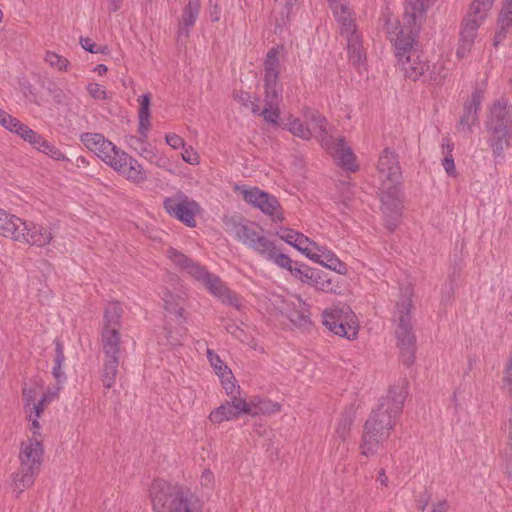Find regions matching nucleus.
Wrapping results in <instances>:
<instances>
[{"mask_svg": "<svg viewBox=\"0 0 512 512\" xmlns=\"http://www.w3.org/2000/svg\"><path fill=\"white\" fill-rule=\"evenodd\" d=\"M406 396L407 382L400 380L390 387L387 396L379 400L363 426L360 442L362 456H373L383 447L402 413Z\"/></svg>", "mask_w": 512, "mask_h": 512, "instance_id": "nucleus-1", "label": "nucleus"}, {"mask_svg": "<svg viewBox=\"0 0 512 512\" xmlns=\"http://www.w3.org/2000/svg\"><path fill=\"white\" fill-rule=\"evenodd\" d=\"M81 141L90 151L127 180L139 184L147 179L142 165L99 133H84Z\"/></svg>", "mask_w": 512, "mask_h": 512, "instance_id": "nucleus-2", "label": "nucleus"}, {"mask_svg": "<svg viewBox=\"0 0 512 512\" xmlns=\"http://www.w3.org/2000/svg\"><path fill=\"white\" fill-rule=\"evenodd\" d=\"M149 496L153 512H196L202 508L198 496L189 489L162 479L152 482Z\"/></svg>", "mask_w": 512, "mask_h": 512, "instance_id": "nucleus-3", "label": "nucleus"}, {"mask_svg": "<svg viewBox=\"0 0 512 512\" xmlns=\"http://www.w3.org/2000/svg\"><path fill=\"white\" fill-rule=\"evenodd\" d=\"M264 109L257 113L273 125L279 124L280 103L283 99V85L279 81L280 59L277 48H271L264 60Z\"/></svg>", "mask_w": 512, "mask_h": 512, "instance_id": "nucleus-4", "label": "nucleus"}, {"mask_svg": "<svg viewBox=\"0 0 512 512\" xmlns=\"http://www.w3.org/2000/svg\"><path fill=\"white\" fill-rule=\"evenodd\" d=\"M166 256L179 270L201 282L210 293L221 298L223 302L238 307L236 295L225 286L217 275L209 273L204 266L173 247L166 250Z\"/></svg>", "mask_w": 512, "mask_h": 512, "instance_id": "nucleus-5", "label": "nucleus"}, {"mask_svg": "<svg viewBox=\"0 0 512 512\" xmlns=\"http://www.w3.org/2000/svg\"><path fill=\"white\" fill-rule=\"evenodd\" d=\"M413 291L410 286L401 288L400 298L396 303L394 322L397 347L400 350L402 362L406 366L413 364L416 351V337L411 323Z\"/></svg>", "mask_w": 512, "mask_h": 512, "instance_id": "nucleus-6", "label": "nucleus"}, {"mask_svg": "<svg viewBox=\"0 0 512 512\" xmlns=\"http://www.w3.org/2000/svg\"><path fill=\"white\" fill-rule=\"evenodd\" d=\"M486 128L493 155L501 157L512 140V106L504 98L496 100L489 109Z\"/></svg>", "mask_w": 512, "mask_h": 512, "instance_id": "nucleus-7", "label": "nucleus"}, {"mask_svg": "<svg viewBox=\"0 0 512 512\" xmlns=\"http://www.w3.org/2000/svg\"><path fill=\"white\" fill-rule=\"evenodd\" d=\"M306 117L313 124V128L318 129V138L322 147L338 160L343 168L356 171L357 166L354 164L355 155L352 149L346 145L343 137L334 136V128L328 125L327 119L317 111L310 112Z\"/></svg>", "mask_w": 512, "mask_h": 512, "instance_id": "nucleus-8", "label": "nucleus"}, {"mask_svg": "<svg viewBox=\"0 0 512 512\" xmlns=\"http://www.w3.org/2000/svg\"><path fill=\"white\" fill-rule=\"evenodd\" d=\"M42 456L43 446L36 437L22 443L19 455L21 466L14 478V486L19 493L34 483L35 476L40 471Z\"/></svg>", "mask_w": 512, "mask_h": 512, "instance_id": "nucleus-9", "label": "nucleus"}, {"mask_svg": "<svg viewBox=\"0 0 512 512\" xmlns=\"http://www.w3.org/2000/svg\"><path fill=\"white\" fill-rule=\"evenodd\" d=\"M331 8L334 16L340 23L341 36L347 41L349 60L354 65H359L363 61L364 55L362 53L361 38L357 33L352 13L348 6L343 2L339 4H332Z\"/></svg>", "mask_w": 512, "mask_h": 512, "instance_id": "nucleus-10", "label": "nucleus"}, {"mask_svg": "<svg viewBox=\"0 0 512 512\" xmlns=\"http://www.w3.org/2000/svg\"><path fill=\"white\" fill-rule=\"evenodd\" d=\"M260 407L257 408L255 405L252 408L244 399L238 397L237 395H233L230 401H227L225 404L214 409L210 415L209 419L213 423H221L223 421H228L234 418H237L241 413L256 415L259 412H276L280 410L279 404H272L270 402H260Z\"/></svg>", "mask_w": 512, "mask_h": 512, "instance_id": "nucleus-11", "label": "nucleus"}, {"mask_svg": "<svg viewBox=\"0 0 512 512\" xmlns=\"http://www.w3.org/2000/svg\"><path fill=\"white\" fill-rule=\"evenodd\" d=\"M354 318L355 315L348 306L333 308L322 313V324L333 334L353 340L358 335Z\"/></svg>", "mask_w": 512, "mask_h": 512, "instance_id": "nucleus-12", "label": "nucleus"}, {"mask_svg": "<svg viewBox=\"0 0 512 512\" xmlns=\"http://www.w3.org/2000/svg\"><path fill=\"white\" fill-rule=\"evenodd\" d=\"M400 182L383 181L381 189V210L384 214L387 228L393 232L401 217L402 200L400 195Z\"/></svg>", "mask_w": 512, "mask_h": 512, "instance_id": "nucleus-13", "label": "nucleus"}, {"mask_svg": "<svg viewBox=\"0 0 512 512\" xmlns=\"http://www.w3.org/2000/svg\"><path fill=\"white\" fill-rule=\"evenodd\" d=\"M163 207L171 217L179 220L186 226H196L195 215L199 211V205L182 192L177 193L173 197L165 198Z\"/></svg>", "mask_w": 512, "mask_h": 512, "instance_id": "nucleus-14", "label": "nucleus"}, {"mask_svg": "<svg viewBox=\"0 0 512 512\" xmlns=\"http://www.w3.org/2000/svg\"><path fill=\"white\" fill-rule=\"evenodd\" d=\"M243 199L260 209L264 214L269 215L274 222H281L283 215L277 198L258 188L243 191Z\"/></svg>", "mask_w": 512, "mask_h": 512, "instance_id": "nucleus-15", "label": "nucleus"}, {"mask_svg": "<svg viewBox=\"0 0 512 512\" xmlns=\"http://www.w3.org/2000/svg\"><path fill=\"white\" fill-rule=\"evenodd\" d=\"M262 258L271 261L278 266H287L290 263V257L280 251L276 244L263 235L261 229L257 236L247 245Z\"/></svg>", "mask_w": 512, "mask_h": 512, "instance_id": "nucleus-16", "label": "nucleus"}, {"mask_svg": "<svg viewBox=\"0 0 512 512\" xmlns=\"http://www.w3.org/2000/svg\"><path fill=\"white\" fill-rule=\"evenodd\" d=\"M436 0H406L403 23L406 26L421 27L427 10Z\"/></svg>", "mask_w": 512, "mask_h": 512, "instance_id": "nucleus-17", "label": "nucleus"}, {"mask_svg": "<svg viewBox=\"0 0 512 512\" xmlns=\"http://www.w3.org/2000/svg\"><path fill=\"white\" fill-rule=\"evenodd\" d=\"M484 96L481 90L476 89L464 104L463 115L460 117L458 128L470 132L471 127L478 122V111Z\"/></svg>", "mask_w": 512, "mask_h": 512, "instance_id": "nucleus-18", "label": "nucleus"}, {"mask_svg": "<svg viewBox=\"0 0 512 512\" xmlns=\"http://www.w3.org/2000/svg\"><path fill=\"white\" fill-rule=\"evenodd\" d=\"M404 71L405 77L416 81L420 77L427 78L425 71L428 70L429 65L418 52V50H411L407 56L399 60Z\"/></svg>", "mask_w": 512, "mask_h": 512, "instance_id": "nucleus-19", "label": "nucleus"}, {"mask_svg": "<svg viewBox=\"0 0 512 512\" xmlns=\"http://www.w3.org/2000/svg\"><path fill=\"white\" fill-rule=\"evenodd\" d=\"M226 229L232 233L235 238L240 241L243 245L247 246L257 233L261 230L254 222H243L235 217H231L225 220Z\"/></svg>", "mask_w": 512, "mask_h": 512, "instance_id": "nucleus-20", "label": "nucleus"}, {"mask_svg": "<svg viewBox=\"0 0 512 512\" xmlns=\"http://www.w3.org/2000/svg\"><path fill=\"white\" fill-rule=\"evenodd\" d=\"M284 314L298 328L307 329L311 325L309 306L299 298L286 303Z\"/></svg>", "mask_w": 512, "mask_h": 512, "instance_id": "nucleus-21", "label": "nucleus"}, {"mask_svg": "<svg viewBox=\"0 0 512 512\" xmlns=\"http://www.w3.org/2000/svg\"><path fill=\"white\" fill-rule=\"evenodd\" d=\"M378 171L386 182H400L401 169L396 155L390 149L382 151L378 161Z\"/></svg>", "mask_w": 512, "mask_h": 512, "instance_id": "nucleus-22", "label": "nucleus"}, {"mask_svg": "<svg viewBox=\"0 0 512 512\" xmlns=\"http://www.w3.org/2000/svg\"><path fill=\"white\" fill-rule=\"evenodd\" d=\"M164 302L165 309L169 313L174 314L177 318L180 319V327L176 333H172L167 327L165 328L167 343L172 346L180 345L182 337L186 333V328L181 325L182 322L184 321L183 308L179 305V303L174 301V297L169 293H167L166 297L164 298Z\"/></svg>", "mask_w": 512, "mask_h": 512, "instance_id": "nucleus-23", "label": "nucleus"}, {"mask_svg": "<svg viewBox=\"0 0 512 512\" xmlns=\"http://www.w3.org/2000/svg\"><path fill=\"white\" fill-rule=\"evenodd\" d=\"M419 30L420 27L406 26L403 23V28L399 31L395 39V49L398 60H402L411 50H417L414 44H416L415 38Z\"/></svg>", "mask_w": 512, "mask_h": 512, "instance_id": "nucleus-24", "label": "nucleus"}, {"mask_svg": "<svg viewBox=\"0 0 512 512\" xmlns=\"http://www.w3.org/2000/svg\"><path fill=\"white\" fill-rule=\"evenodd\" d=\"M101 345L103 357H122L121 334L118 329H102Z\"/></svg>", "mask_w": 512, "mask_h": 512, "instance_id": "nucleus-25", "label": "nucleus"}, {"mask_svg": "<svg viewBox=\"0 0 512 512\" xmlns=\"http://www.w3.org/2000/svg\"><path fill=\"white\" fill-rule=\"evenodd\" d=\"M147 134L140 136H130L128 143L131 148H133L140 156L145 158L151 163H155L157 166H164L165 160L158 156L157 152H155L151 145L146 141Z\"/></svg>", "mask_w": 512, "mask_h": 512, "instance_id": "nucleus-26", "label": "nucleus"}, {"mask_svg": "<svg viewBox=\"0 0 512 512\" xmlns=\"http://www.w3.org/2000/svg\"><path fill=\"white\" fill-rule=\"evenodd\" d=\"M21 240L31 245L43 247L50 243L52 240V234L46 227L33 223L27 224L25 222V231H23V236L19 241Z\"/></svg>", "mask_w": 512, "mask_h": 512, "instance_id": "nucleus-27", "label": "nucleus"}, {"mask_svg": "<svg viewBox=\"0 0 512 512\" xmlns=\"http://www.w3.org/2000/svg\"><path fill=\"white\" fill-rule=\"evenodd\" d=\"M201 8L200 0H189L182 12L179 22L178 37H189V30L194 26Z\"/></svg>", "mask_w": 512, "mask_h": 512, "instance_id": "nucleus-28", "label": "nucleus"}, {"mask_svg": "<svg viewBox=\"0 0 512 512\" xmlns=\"http://www.w3.org/2000/svg\"><path fill=\"white\" fill-rule=\"evenodd\" d=\"M25 231V222L15 215L6 212V219L0 220V235L20 240Z\"/></svg>", "mask_w": 512, "mask_h": 512, "instance_id": "nucleus-29", "label": "nucleus"}, {"mask_svg": "<svg viewBox=\"0 0 512 512\" xmlns=\"http://www.w3.org/2000/svg\"><path fill=\"white\" fill-rule=\"evenodd\" d=\"M509 399L507 422L503 426V432L507 437V445L503 451V458L506 461V472L512 475V395L506 391Z\"/></svg>", "mask_w": 512, "mask_h": 512, "instance_id": "nucleus-30", "label": "nucleus"}, {"mask_svg": "<svg viewBox=\"0 0 512 512\" xmlns=\"http://www.w3.org/2000/svg\"><path fill=\"white\" fill-rule=\"evenodd\" d=\"M120 360L121 358L117 357H103L101 381L103 386L107 389L112 388L116 383Z\"/></svg>", "mask_w": 512, "mask_h": 512, "instance_id": "nucleus-31", "label": "nucleus"}, {"mask_svg": "<svg viewBox=\"0 0 512 512\" xmlns=\"http://www.w3.org/2000/svg\"><path fill=\"white\" fill-rule=\"evenodd\" d=\"M311 284L318 290L326 293H337L340 289L336 277L331 276L329 273L321 270L314 272Z\"/></svg>", "mask_w": 512, "mask_h": 512, "instance_id": "nucleus-32", "label": "nucleus"}, {"mask_svg": "<svg viewBox=\"0 0 512 512\" xmlns=\"http://www.w3.org/2000/svg\"><path fill=\"white\" fill-rule=\"evenodd\" d=\"M317 256L318 260H313L314 262L319 263L338 274L346 273V265L332 251L321 247V251H317Z\"/></svg>", "mask_w": 512, "mask_h": 512, "instance_id": "nucleus-33", "label": "nucleus"}, {"mask_svg": "<svg viewBox=\"0 0 512 512\" xmlns=\"http://www.w3.org/2000/svg\"><path fill=\"white\" fill-rule=\"evenodd\" d=\"M495 0H474L469 8V12L464 18V21L472 19L481 26L487 16V12L491 9Z\"/></svg>", "mask_w": 512, "mask_h": 512, "instance_id": "nucleus-34", "label": "nucleus"}, {"mask_svg": "<svg viewBox=\"0 0 512 512\" xmlns=\"http://www.w3.org/2000/svg\"><path fill=\"white\" fill-rule=\"evenodd\" d=\"M123 309L118 302H110L104 311L103 329H118L121 325Z\"/></svg>", "mask_w": 512, "mask_h": 512, "instance_id": "nucleus-35", "label": "nucleus"}, {"mask_svg": "<svg viewBox=\"0 0 512 512\" xmlns=\"http://www.w3.org/2000/svg\"><path fill=\"white\" fill-rule=\"evenodd\" d=\"M140 109L138 113L139 118V127L138 132L141 135H146L148 133L151 123H150V94H144L139 99Z\"/></svg>", "mask_w": 512, "mask_h": 512, "instance_id": "nucleus-36", "label": "nucleus"}, {"mask_svg": "<svg viewBox=\"0 0 512 512\" xmlns=\"http://www.w3.org/2000/svg\"><path fill=\"white\" fill-rule=\"evenodd\" d=\"M294 242L293 247L305 254L309 259L318 260L317 251H321V246L301 233L294 239Z\"/></svg>", "mask_w": 512, "mask_h": 512, "instance_id": "nucleus-37", "label": "nucleus"}, {"mask_svg": "<svg viewBox=\"0 0 512 512\" xmlns=\"http://www.w3.org/2000/svg\"><path fill=\"white\" fill-rule=\"evenodd\" d=\"M280 267L289 270L293 276L301 281L311 284L315 269L299 262H293L291 259L289 265Z\"/></svg>", "mask_w": 512, "mask_h": 512, "instance_id": "nucleus-38", "label": "nucleus"}, {"mask_svg": "<svg viewBox=\"0 0 512 512\" xmlns=\"http://www.w3.org/2000/svg\"><path fill=\"white\" fill-rule=\"evenodd\" d=\"M65 361L63 346L60 341H55V365L53 367V376L57 384H61L65 379V373L62 370V365Z\"/></svg>", "mask_w": 512, "mask_h": 512, "instance_id": "nucleus-39", "label": "nucleus"}, {"mask_svg": "<svg viewBox=\"0 0 512 512\" xmlns=\"http://www.w3.org/2000/svg\"><path fill=\"white\" fill-rule=\"evenodd\" d=\"M284 129L290 131L293 135L304 139L309 140L312 136L311 129L305 126L302 121L298 118H294L289 120V122L284 124Z\"/></svg>", "mask_w": 512, "mask_h": 512, "instance_id": "nucleus-40", "label": "nucleus"}, {"mask_svg": "<svg viewBox=\"0 0 512 512\" xmlns=\"http://www.w3.org/2000/svg\"><path fill=\"white\" fill-rule=\"evenodd\" d=\"M60 387L58 386L55 390H48L46 393H43L41 398L34 403V407L30 408V417L32 413L35 414L36 417H40L45 407L58 396V392Z\"/></svg>", "mask_w": 512, "mask_h": 512, "instance_id": "nucleus-41", "label": "nucleus"}, {"mask_svg": "<svg viewBox=\"0 0 512 512\" xmlns=\"http://www.w3.org/2000/svg\"><path fill=\"white\" fill-rule=\"evenodd\" d=\"M207 357L210 361L211 366L214 368L216 374L220 378H234L231 370L224 364V362L215 354L212 350H207Z\"/></svg>", "mask_w": 512, "mask_h": 512, "instance_id": "nucleus-42", "label": "nucleus"}, {"mask_svg": "<svg viewBox=\"0 0 512 512\" xmlns=\"http://www.w3.org/2000/svg\"><path fill=\"white\" fill-rule=\"evenodd\" d=\"M480 26L477 25V22L469 19L468 21H463V27L460 33V40L463 42H467V44H473L474 40L477 36V30Z\"/></svg>", "mask_w": 512, "mask_h": 512, "instance_id": "nucleus-43", "label": "nucleus"}, {"mask_svg": "<svg viewBox=\"0 0 512 512\" xmlns=\"http://www.w3.org/2000/svg\"><path fill=\"white\" fill-rule=\"evenodd\" d=\"M35 148L49 157H51L54 160H64L65 155L52 143L45 140L43 137H41L40 141L37 143V146Z\"/></svg>", "mask_w": 512, "mask_h": 512, "instance_id": "nucleus-44", "label": "nucleus"}, {"mask_svg": "<svg viewBox=\"0 0 512 512\" xmlns=\"http://www.w3.org/2000/svg\"><path fill=\"white\" fill-rule=\"evenodd\" d=\"M498 28H502V30H509L512 26V2L505 0L503 3L502 9L499 14Z\"/></svg>", "mask_w": 512, "mask_h": 512, "instance_id": "nucleus-45", "label": "nucleus"}, {"mask_svg": "<svg viewBox=\"0 0 512 512\" xmlns=\"http://www.w3.org/2000/svg\"><path fill=\"white\" fill-rule=\"evenodd\" d=\"M42 387L37 383H31L23 388V398L26 402V406L30 409L34 407V403H37V397L40 394Z\"/></svg>", "mask_w": 512, "mask_h": 512, "instance_id": "nucleus-46", "label": "nucleus"}, {"mask_svg": "<svg viewBox=\"0 0 512 512\" xmlns=\"http://www.w3.org/2000/svg\"><path fill=\"white\" fill-rule=\"evenodd\" d=\"M353 424V419L349 416L343 417L338 423L335 436L341 441L345 442L350 437V431Z\"/></svg>", "mask_w": 512, "mask_h": 512, "instance_id": "nucleus-47", "label": "nucleus"}, {"mask_svg": "<svg viewBox=\"0 0 512 512\" xmlns=\"http://www.w3.org/2000/svg\"><path fill=\"white\" fill-rule=\"evenodd\" d=\"M16 134H18L25 141L29 142L34 148L35 146H37V143L40 141L42 137L25 124H22V126H18V131L16 132Z\"/></svg>", "mask_w": 512, "mask_h": 512, "instance_id": "nucleus-48", "label": "nucleus"}, {"mask_svg": "<svg viewBox=\"0 0 512 512\" xmlns=\"http://www.w3.org/2000/svg\"><path fill=\"white\" fill-rule=\"evenodd\" d=\"M234 99L245 107H251L252 113L259 112V105L256 102L251 101V96L246 91H235L233 93Z\"/></svg>", "mask_w": 512, "mask_h": 512, "instance_id": "nucleus-49", "label": "nucleus"}, {"mask_svg": "<svg viewBox=\"0 0 512 512\" xmlns=\"http://www.w3.org/2000/svg\"><path fill=\"white\" fill-rule=\"evenodd\" d=\"M45 61L51 66V67H54V68H57L59 69L60 71L61 70H65L67 68V65L69 63V61L54 53V52H47L46 53V57H45Z\"/></svg>", "mask_w": 512, "mask_h": 512, "instance_id": "nucleus-50", "label": "nucleus"}, {"mask_svg": "<svg viewBox=\"0 0 512 512\" xmlns=\"http://www.w3.org/2000/svg\"><path fill=\"white\" fill-rule=\"evenodd\" d=\"M0 124L9 131L16 133L18 131V126H22L23 123L5 112L2 118H0Z\"/></svg>", "mask_w": 512, "mask_h": 512, "instance_id": "nucleus-51", "label": "nucleus"}, {"mask_svg": "<svg viewBox=\"0 0 512 512\" xmlns=\"http://www.w3.org/2000/svg\"><path fill=\"white\" fill-rule=\"evenodd\" d=\"M87 91L91 97L97 100H105L107 98V93L102 85L98 83H90L87 86Z\"/></svg>", "mask_w": 512, "mask_h": 512, "instance_id": "nucleus-52", "label": "nucleus"}, {"mask_svg": "<svg viewBox=\"0 0 512 512\" xmlns=\"http://www.w3.org/2000/svg\"><path fill=\"white\" fill-rule=\"evenodd\" d=\"M80 44L84 50L89 51L91 53H104L106 50V47L98 46L90 38L81 37Z\"/></svg>", "mask_w": 512, "mask_h": 512, "instance_id": "nucleus-53", "label": "nucleus"}, {"mask_svg": "<svg viewBox=\"0 0 512 512\" xmlns=\"http://www.w3.org/2000/svg\"><path fill=\"white\" fill-rule=\"evenodd\" d=\"M232 378H221L222 385L224 389L226 390L227 395L230 396V399L233 397V395H237L240 397V388L239 386H236V384L231 381Z\"/></svg>", "mask_w": 512, "mask_h": 512, "instance_id": "nucleus-54", "label": "nucleus"}, {"mask_svg": "<svg viewBox=\"0 0 512 512\" xmlns=\"http://www.w3.org/2000/svg\"><path fill=\"white\" fill-rule=\"evenodd\" d=\"M443 70L442 64H434L433 69L431 72H429V80L433 81L434 83L440 84L445 78L446 75H442L441 71Z\"/></svg>", "mask_w": 512, "mask_h": 512, "instance_id": "nucleus-55", "label": "nucleus"}, {"mask_svg": "<svg viewBox=\"0 0 512 512\" xmlns=\"http://www.w3.org/2000/svg\"><path fill=\"white\" fill-rule=\"evenodd\" d=\"M442 165L448 175L454 176L456 174V169H455V164H454V159H453L452 154L446 153V155H444V158L442 160Z\"/></svg>", "mask_w": 512, "mask_h": 512, "instance_id": "nucleus-56", "label": "nucleus"}, {"mask_svg": "<svg viewBox=\"0 0 512 512\" xmlns=\"http://www.w3.org/2000/svg\"><path fill=\"white\" fill-rule=\"evenodd\" d=\"M166 142L169 146H171L173 149H178L180 147H184V141L183 139L176 134H167L165 136Z\"/></svg>", "mask_w": 512, "mask_h": 512, "instance_id": "nucleus-57", "label": "nucleus"}, {"mask_svg": "<svg viewBox=\"0 0 512 512\" xmlns=\"http://www.w3.org/2000/svg\"><path fill=\"white\" fill-rule=\"evenodd\" d=\"M279 235V237L284 240L286 243L290 244V245H294V239H296V237L299 235L298 232L292 230V229H285L283 230L281 233H277Z\"/></svg>", "mask_w": 512, "mask_h": 512, "instance_id": "nucleus-58", "label": "nucleus"}, {"mask_svg": "<svg viewBox=\"0 0 512 512\" xmlns=\"http://www.w3.org/2000/svg\"><path fill=\"white\" fill-rule=\"evenodd\" d=\"M182 158L185 162L190 164H196L199 161V155L193 150L189 151L188 149H185L182 153Z\"/></svg>", "mask_w": 512, "mask_h": 512, "instance_id": "nucleus-59", "label": "nucleus"}, {"mask_svg": "<svg viewBox=\"0 0 512 512\" xmlns=\"http://www.w3.org/2000/svg\"><path fill=\"white\" fill-rule=\"evenodd\" d=\"M473 44H467V42H463L460 40L459 46L456 51V55L459 59L464 58L467 53L471 50Z\"/></svg>", "mask_w": 512, "mask_h": 512, "instance_id": "nucleus-60", "label": "nucleus"}, {"mask_svg": "<svg viewBox=\"0 0 512 512\" xmlns=\"http://www.w3.org/2000/svg\"><path fill=\"white\" fill-rule=\"evenodd\" d=\"M508 32L509 30H502V28H498L494 35L493 46L497 48L506 38Z\"/></svg>", "mask_w": 512, "mask_h": 512, "instance_id": "nucleus-61", "label": "nucleus"}, {"mask_svg": "<svg viewBox=\"0 0 512 512\" xmlns=\"http://www.w3.org/2000/svg\"><path fill=\"white\" fill-rule=\"evenodd\" d=\"M214 476L210 470H204L201 475V484L204 486H210L213 482Z\"/></svg>", "mask_w": 512, "mask_h": 512, "instance_id": "nucleus-62", "label": "nucleus"}, {"mask_svg": "<svg viewBox=\"0 0 512 512\" xmlns=\"http://www.w3.org/2000/svg\"><path fill=\"white\" fill-rule=\"evenodd\" d=\"M123 0H107L108 11L110 13L118 11L122 6Z\"/></svg>", "mask_w": 512, "mask_h": 512, "instance_id": "nucleus-63", "label": "nucleus"}, {"mask_svg": "<svg viewBox=\"0 0 512 512\" xmlns=\"http://www.w3.org/2000/svg\"><path fill=\"white\" fill-rule=\"evenodd\" d=\"M447 510H448V503L446 500H442L433 506V509L431 512H447Z\"/></svg>", "mask_w": 512, "mask_h": 512, "instance_id": "nucleus-64", "label": "nucleus"}]
</instances>
